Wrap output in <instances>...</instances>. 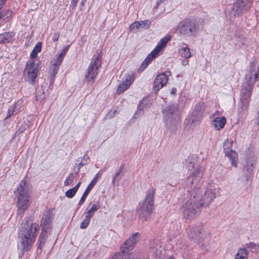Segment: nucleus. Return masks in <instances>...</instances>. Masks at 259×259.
Listing matches in <instances>:
<instances>
[{
    "mask_svg": "<svg viewBox=\"0 0 259 259\" xmlns=\"http://www.w3.org/2000/svg\"><path fill=\"white\" fill-rule=\"evenodd\" d=\"M186 162L189 170L195 169L184 181V189L189 192L188 199L183 205L184 217L187 219H192L200 213L203 205H209L216 197V190L210 188L201 190L199 185L202 182L203 168L197 165L193 156H188Z\"/></svg>",
    "mask_w": 259,
    "mask_h": 259,
    "instance_id": "1",
    "label": "nucleus"
},
{
    "mask_svg": "<svg viewBox=\"0 0 259 259\" xmlns=\"http://www.w3.org/2000/svg\"><path fill=\"white\" fill-rule=\"evenodd\" d=\"M25 224L20 228L19 231V237L21 240L22 250L28 251L35 241L36 233L39 227L36 223H33L31 218H26Z\"/></svg>",
    "mask_w": 259,
    "mask_h": 259,
    "instance_id": "2",
    "label": "nucleus"
},
{
    "mask_svg": "<svg viewBox=\"0 0 259 259\" xmlns=\"http://www.w3.org/2000/svg\"><path fill=\"white\" fill-rule=\"evenodd\" d=\"M155 193V188L152 187L148 188L146 192L144 199L139 203L137 211L139 218L143 221L149 219L153 212Z\"/></svg>",
    "mask_w": 259,
    "mask_h": 259,
    "instance_id": "3",
    "label": "nucleus"
},
{
    "mask_svg": "<svg viewBox=\"0 0 259 259\" xmlns=\"http://www.w3.org/2000/svg\"><path fill=\"white\" fill-rule=\"evenodd\" d=\"M17 191V213L21 214L28 207L30 201V190L26 180H23L20 182Z\"/></svg>",
    "mask_w": 259,
    "mask_h": 259,
    "instance_id": "4",
    "label": "nucleus"
},
{
    "mask_svg": "<svg viewBox=\"0 0 259 259\" xmlns=\"http://www.w3.org/2000/svg\"><path fill=\"white\" fill-rule=\"evenodd\" d=\"M198 30V24L190 19H185L180 22L176 29L179 34L185 37L195 36Z\"/></svg>",
    "mask_w": 259,
    "mask_h": 259,
    "instance_id": "5",
    "label": "nucleus"
},
{
    "mask_svg": "<svg viewBox=\"0 0 259 259\" xmlns=\"http://www.w3.org/2000/svg\"><path fill=\"white\" fill-rule=\"evenodd\" d=\"M170 39V36L169 35H166L161 39L155 49L147 56L144 61L142 62L139 68V71L141 72L143 71L148 66L152 60L157 57L158 53L161 51V50L166 47Z\"/></svg>",
    "mask_w": 259,
    "mask_h": 259,
    "instance_id": "6",
    "label": "nucleus"
},
{
    "mask_svg": "<svg viewBox=\"0 0 259 259\" xmlns=\"http://www.w3.org/2000/svg\"><path fill=\"white\" fill-rule=\"evenodd\" d=\"M205 105L204 102L197 103L193 111L186 120L187 124H191V126H196L198 125L202 120Z\"/></svg>",
    "mask_w": 259,
    "mask_h": 259,
    "instance_id": "7",
    "label": "nucleus"
},
{
    "mask_svg": "<svg viewBox=\"0 0 259 259\" xmlns=\"http://www.w3.org/2000/svg\"><path fill=\"white\" fill-rule=\"evenodd\" d=\"M101 57L98 54L91 62L87 69L85 77L87 80L91 83L94 82L98 74V69L101 64Z\"/></svg>",
    "mask_w": 259,
    "mask_h": 259,
    "instance_id": "8",
    "label": "nucleus"
},
{
    "mask_svg": "<svg viewBox=\"0 0 259 259\" xmlns=\"http://www.w3.org/2000/svg\"><path fill=\"white\" fill-rule=\"evenodd\" d=\"M250 0H235L232 10V13L235 17L241 16L251 6Z\"/></svg>",
    "mask_w": 259,
    "mask_h": 259,
    "instance_id": "9",
    "label": "nucleus"
},
{
    "mask_svg": "<svg viewBox=\"0 0 259 259\" xmlns=\"http://www.w3.org/2000/svg\"><path fill=\"white\" fill-rule=\"evenodd\" d=\"M203 227L202 225L190 227L187 230L189 239L197 244H200L203 237Z\"/></svg>",
    "mask_w": 259,
    "mask_h": 259,
    "instance_id": "10",
    "label": "nucleus"
},
{
    "mask_svg": "<svg viewBox=\"0 0 259 259\" xmlns=\"http://www.w3.org/2000/svg\"><path fill=\"white\" fill-rule=\"evenodd\" d=\"M258 70L254 62L250 63L248 73L245 75L246 82L244 84L253 87L256 81L258 80Z\"/></svg>",
    "mask_w": 259,
    "mask_h": 259,
    "instance_id": "11",
    "label": "nucleus"
},
{
    "mask_svg": "<svg viewBox=\"0 0 259 259\" xmlns=\"http://www.w3.org/2000/svg\"><path fill=\"white\" fill-rule=\"evenodd\" d=\"M38 68L34 62L27 63L25 66L24 73L27 80L32 84H34L38 74Z\"/></svg>",
    "mask_w": 259,
    "mask_h": 259,
    "instance_id": "12",
    "label": "nucleus"
},
{
    "mask_svg": "<svg viewBox=\"0 0 259 259\" xmlns=\"http://www.w3.org/2000/svg\"><path fill=\"white\" fill-rule=\"evenodd\" d=\"M141 235L138 232L134 233L131 237L127 239L124 243L121 246V253L128 254L130 250H132L135 246L136 243L140 239Z\"/></svg>",
    "mask_w": 259,
    "mask_h": 259,
    "instance_id": "13",
    "label": "nucleus"
},
{
    "mask_svg": "<svg viewBox=\"0 0 259 259\" xmlns=\"http://www.w3.org/2000/svg\"><path fill=\"white\" fill-rule=\"evenodd\" d=\"M253 88L244 83L242 86L240 101L242 104L241 108L243 110H246L247 108Z\"/></svg>",
    "mask_w": 259,
    "mask_h": 259,
    "instance_id": "14",
    "label": "nucleus"
},
{
    "mask_svg": "<svg viewBox=\"0 0 259 259\" xmlns=\"http://www.w3.org/2000/svg\"><path fill=\"white\" fill-rule=\"evenodd\" d=\"M170 74V72L169 71H166L157 75L154 79L153 87L155 93L157 92L167 83L168 80V76Z\"/></svg>",
    "mask_w": 259,
    "mask_h": 259,
    "instance_id": "15",
    "label": "nucleus"
},
{
    "mask_svg": "<svg viewBox=\"0 0 259 259\" xmlns=\"http://www.w3.org/2000/svg\"><path fill=\"white\" fill-rule=\"evenodd\" d=\"M164 121L166 128L171 132H175L180 125L179 116L177 117H163Z\"/></svg>",
    "mask_w": 259,
    "mask_h": 259,
    "instance_id": "16",
    "label": "nucleus"
},
{
    "mask_svg": "<svg viewBox=\"0 0 259 259\" xmlns=\"http://www.w3.org/2000/svg\"><path fill=\"white\" fill-rule=\"evenodd\" d=\"M134 80V74L133 72L128 73L126 77L125 80L119 85L117 88V92L118 94H121L126 90Z\"/></svg>",
    "mask_w": 259,
    "mask_h": 259,
    "instance_id": "17",
    "label": "nucleus"
},
{
    "mask_svg": "<svg viewBox=\"0 0 259 259\" xmlns=\"http://www.w3.org/2000/svg\"><path fill=\"white\" fill-rule=\"evenodd\" d=\"M101 176V174L100 172L97 173L95 176V178L92 180L91 182L88 186L87 188H86L85 191L84 192L82 197H81L79 201L78 204L79 205H81L84 203L88 194H89L91 190L93 189V188L94 187V186L96 185V183L97 182L98 179Z\"/></svg>",
    "mask_w": 259,
    "mask_h": 259,
    "instance_id": "18",
    "label": "nucleus"
},
{
    "mask_svg": "<svg viewBox=\"0 0 259 259\" xmlns=\"http://www.w3.org/2000/svg\"><path fill=\"white\" fill-rule=\"evenodd\" d=\"M54 215L52 211L49 210L46 213L42 215L40 226H42V231L49 229L52 225Z\"/></svg>",
    "mask_w": 259,
    "mask_h": 259,
    "instance_id": "19",
    "label": "nucleus"
},
{
    "mask_svg": "<svg viewBox=\"0 0 259 259\" xmlns=\"http://www.w3.org/2000/svg\"><path fill=\"white\" fill-rule=\"evenodd\" d=\"M224 151L225 153V156H227L231 161L232 165L235 167H237L238 154L237 153L229 148L226 147V144L224 146Z\"/></svg>",
    "mask_w": 259,
    "mask_h": 259,
    "instance_id": "20",
    "label": "nucleus"
},
{
    "mask_svg": "<svg viewBox=\"0 0 259 259\" xmlns=\"http://www.w3.org/2000/svg\"><path fill=\"white\" fill-rule=\"evenodd\" d=\"M179 107L177 104H172L166 106L163 111V117H177L178 116Z\"/></svg>",
    "mask_w": 259,
    "mask_h": 259,
    "instance_id": "21",
    "label": "nucleus"
},
{
    "mask_svg": "<svg viewBox=\"0 0 259 259\" xmlns=\"http://www.w3.org/2000/svg\"><path fill=\"white\" fill-rule=\"evenodd\" d=\"M151 103L150 100L147 98H143L138 106V110L134 115V118H137L144 113V109L147 108L150 106Z\"/></svg>",
    "mask_w": 259,
    "mask_h": 259,
    "instance_id": "22",
    "label": "nucleus"
},
{
    "mask_svg": "<svg viewBox=\"0 0 259 259\" xmlns=\"http://www.w3.org/2000/svg\"><path fill=\"white\" fill-rule=\"evenodd\" d=\"M21 108V104L18 102L15 103L9 108L7 115L5 119H8L13 115L17 114L20 111Z\"/></svg>",
    "mask_w": 259,
    "mask_h": 259,
    "instance_id": "23",
    "label": "nucleus"
},
{
    "mask_svg": "<svg viewBox=\"0 0 259 259\" xmlns=\"http://www.w3.org/2000/svg\"><path fill=\"white\" fill-rule=\"evenodd\" d=\"M15 34L12 32H7L0 34V43L6 44L10 42Z\"/></svg>",
    "mask_w": 259,
    "mask_h": 259,
    "instance_id": "24",
    "label": "nucleus"
},
{
    "mask_svg": "<svg viewBox=\"0 0 259 259\" xmlns=\"http://www.w3.org/2000/svg\"><path fill=\"white\" fill-rule=\"evenodd\" d=\"M226 123V119L224 116L217 117L213 121V125L218 130L223 128Z\"/></svg>",
    "mask_w": 259,
    "mask_h": 259,
    "instance_id": "25",
    "label": "nucleus"
},
{
    "mask_svg": "<svg viewBox=\"0 0 259 259\" xmlns=\"http://www.w3.org/2000/svg\"><path fill=\"white\" fill-rule=\"evenodd\" d=\"M179 53L181 57L185 59H189L191 56L188 45L184 43L183 44V46L179 49Z\"/></svg>",
    "mask_w": 259,
    "mask_h": 259,
    "instance_id": "26",
    "label": "nucleus"
},
{
    "mask_svg": "<svg viewBox=\"0 0 259 259\" xmlns=\"http://www.w3.org/2000/svg\"><path fill=\"white\" fill-rule=\"evenodd\" d=\"M90 205H91V207L87 210V213L93 217L94 213L101 207V205L99 201H97L92 204L91 203Z\"/></svg>",
    "mask_w": 259,
    "mask_h": 259,
    "instance_id": "27",
    "label": "nucleus"
},
{
    "mask_svg": "<svg viewBox=\"0 0 259 259\" xmlns=\"http://www.w3.org/2000/svg\"><path fill=\"white\" fill-rule=\"evenodd\" d=\"M59 68L58 67L51 65L49 71V74L50 77V82L51 84H52L54 83L56 78V75L58 72Z\"/></svg>",
    "mask_w": 259,
    "mask_h": 259,
    "instance_id": "28",
    "label": "nucleus"
},
{
    "mask_svg": "<svg viewBox=\"0 0 259 259\" xmlns=\"http://www.w3.org/2000/svg\"><path fill=\"white\" fill-rule=\"evenodd\" d=\"M248 253L245 248H240L235 255L234 259H247Z\"/></svg>",
    "mask_w": 259,
    "mask_h": 259,
    "instance_id": "29",
    "label": "nucleus"
},
{
    "mask_svg": "<svg viewBox=\"0 0 259 259\" xmlns=\"http://www.w3.org/2000/svg\"><path fill=\"white\" fill-rule=\"evenodd\" d=\"M42 44L41 42H38L34 47L31 54L30 58L34 59L37 57V54L41 51Z\"/></svg>",
    "mask_w": 259,
    "mask_h": 259,
    "instance_id": "30",
    "label": "nucleus"
},
{
    "mask_svg": "<svg viewBox=\"0 0 259 259\" xmlns=\"http://www.w3.org/2000/svg\"><path fill=\"white\" fill-rule=\"evenodd\" d=\"M92 218V217H91V215L87 214L84 219L81 223L80 228L82 229L87 228L91 221Z\"/></svg>",
    "mask_w": 259,
    "mask_h": 259,
    "instance_id": "31",
    "label": "nucleus"
},
{
    "mask_svg": "<svg viewBox=\"0 0 259 259\" xmlns=\"http://www.w3.org/2000/svg\"><path fill=\"white\" fill-rule=\"evenodd\" d=\"M123 165H121L120 168H119L117 172L115 174V176L113 177L112 179V183L113 185H115L116 183H118L119 181L121 179V177H119V175L122 172L123 170Z\"/></svg>",
    "mask_w": 259,
    "mask_h": 259,
    "instance_id": "32",
    "label": "nucleus"
},
{
    "mask_svg": "<svg viewBox=\"0 0 259 259\" xmlns=\"http://www.w3.org/2000/svg\"><path fill=\"white\" fill-rule=\"evenodd\" d=\"M138 22H139V23H140V25H139L140 28H141L145 29H147L149 28L151 25V21L148 20H145L144 21H138Z\"/></svg>",
    "mask_w": 259,
    "mask_h": 259,
    "instance_id": "33",
    "label": "nucleus"
},
{
    "mask_svg": "<svg viewBox=\"0 0 259 259\" xmlns=\"http://www.w3.org/2000/svg\"><path fill=\"white\" fill-rule=\"evenodd\" d=\"M130 256L128 254H123L121 252L115 253L111 259H129Z\"/></svg>",
    "mask_w": 259,
    "mask_h": 259,
    "instance_id": "34",
    "label": "nucleus"
},
{
    "mask_svg": "<svg viewBox=\"0 0 259 259\" xmlns=\"http://www.w3.org/2000/svg\"><path fill=\"white\" fill-rule=\"evenodd\" d=\"M63 60V59H62L61 57L58 55L56 58L52 60V64L51 65V66L59 68Z\"/></svg>",
    "mask_w": 259,
    "mask_h": 259,
    "instance_id": "35",
    "label": "nucleus"
},
{
    "mask_svg": "<svg viewBox=\"0 0 259 259\" xmlns=\"http://www.w3.org/2000/svg\"><path fill=\"white\" fill-rule=\"evenodd\" d=\"M46 237H44L43 231H42V232L40 233L38 240V248L41 249L44 247V245L46 242Z\"/></svg>",
    "mask_w": 259,
    "mask_h": 259,
    "instance_id": "36",
    "label": "nucleus"
},
{
    "mask_svg": "<svg viewBox=\"0 0 259 259\" xmlns=\"http://www.w3.org/2000/svg\"><path fill=\"white\" fill-rule=\"evenodd\" d=\"M74 179V176L73 173H71L69 175L68 177L66 178L65 181H64V185L65 186L69 185L71 184Z\"/></svg>",
    "mask_w": 259,
    "mask_h": 259,
    "instance_id": "37",
    "label": "nucleus"
},
{
    "mask_svg": "<svg viewBox=\"0 0 259 259\" xmlns=\"http://www.w3.org/2000/svg\"><path fill=\"white\" fill-rule=\"evenodd\" d=\"M77 191L74 189L73 188L69 189L65 192L66 196L68 198H71L73 197L76 194Z\"/></svg>",
    "mask_w": 259,
    "mask_h": 259,
    "instance_id": "38",
    "label": "nucleus"
},
{
    "mask_svg": "<svg viewBox=\"0 0 259 259\" xmlns=\"http://www.w3.org/2000/svg\"><path fill=\"white\" fill-rule=\"evenodd\" d=\"M139 25H140V23H139V22H138V21H136V22L133 23L131 25V26L130 27V29L131 31H133L134 32H135L138 29L140 28Z\"/></svg>",
    "mask_w": 259,
    "mask_h": 259,
    "instance_id": "39",
    "label": "nucleus"
},
{
    "mask_svg": "<svg viewBox=\"0 0 259 259\" xmlns=\"http://www.w3.org/2000/svg\"><path fill=\"white\" fill-rule=\"evenodd\" d=\"M117 112V110H115L114 111H110L109 112H108L107 113V114H106V116H105V118H109V119H111L112 118V117H114L115 114Z\"/></svg>",
    "mask_w": 259,
    "mask_h": 259,
    "instance_id": "40",
    "label": "nucleus"
},
{
    "mask_svg": "<svg viewBox=\"0 0 259 259\" xmlns=\"http://www.w3.org/2000/svg\"><path fill=\"white\" fill-rule=\"evenodd\" d=\"M68 48L69 46H67L65 48L61 51V53L58 55V56L61 57L62 59H64V56L68 50Z\"/></svg>",
    "mask_w": 259,
    "mask_h": 259,
    "instance_id": "41",
    "label": "nucleus"
},
{
    "mask_svg": "<svg viewBox=\"0 0 259 259\" xmlns=\"http://www.w3.org/2000/svg\"><path fill=\"white\" fill-rule=\"evenodd\" d=\"M246 246L249 249H254L255 250L257 249V245L252 242L246 244Z\"/></svg>",
    "mask_w": 259,
    "mask_h": 259,
    "instance_id": "42",
    "label": "nucleus"
},
{
    "mask_svg": "<svg viewBox=\"0 0 259 259\" xmlns=\"http://www.w3.org/2000/svg\"><path fill=\"white\" fill-rule=\"evenodd\" d=\"M60 36V33L59 32H55L54 33L53 36V40L54 42H56L58 40Z\"/></svg>",
    "mask_w": 259,
    "mask_h": 259,
    "instance_id": "43",
    "label": "nucleus"
},
{
    "mask_svg": "<svg viewBox=\"0 0 259 259\" xmlns=\"http://www.w3.org/2000/svg\"><path fill=\"white\" fill-rule=\"evenodd\" d=\"M79 0H72L71 2L70 6L72 7L73 9L76 7L77 4Z\"/></svg>",
    "mask_w": 259,
    "mask_h": 259,
    "instance_id": "44",
    "label": "nucleus"
},
{
    "mask_svg": "<svg viewBox=\"0 0 259 259\" xmlns=\"http://www.w3.org/2000/svg\"><path fill=\"white\" fill-rule=\"evenodd\" d=\"M25 130V125H21L19 127L18 131H17V133H21L23 132Z\"/></svg>",
    "mask_w": 259,
    "mask_h": 259,
    "instance_id": "45",
    "label": "nucleus"
},
{
    "mask_svg": "<svg viewBox=\"0 0 259 259\" xmlns=\"http://www.w3.org/2000/svg\"><path fill=\"white\" fill-rule=\"evenodd\" d=\"M189 64V60L188 59H184L181 61V64L183 66L187 65Z\"/></svg>",
    "mask_w": 259,
    "mask_h": 259,
    "instance_id": "46",
    "label": "nucleus"
},
{
    "mask_svg": "<svg viewBox=\"0 0 259 259\" xmlns=\"http://www.w3.org/2000/svg\"><path fill=\"white\" fill-rule=\"evenodd\" d=\"M35 97H36V100L39 101V102H41L43 100V99H44L43 97L41 98V97H40V96H38L37 95H36Z\"/></svg>",
    "mask_w": 259,
    "mask_h": 259,
    "instance_id": "47",
    "label": "nucleus"
},
{
    "mask_svg": "<svg viewBox=\"0 0 259 259\" xmlns=\"http://www.w3.org/2000/svg\"><path fill=\"white\" fill-rule=\"evenodd\" d=\"M81 184V182H79L77 184H76V185L73 187L74 189H75L76 191H77L80 185Z\"/></svg>",
    "mask_w": 259,
    "mask_h": 259,
    "instance_id": "48",
    "label": "nucleus"
},
{
    "mask_svg": "<svg viewBox=\"0 0 259 259\" xmlns=\"http://www.w3.org/2000/svg\"><path fill=\"white\" fill-rule=\"evenodd\" d=\"M7 17H9V16H11V14H12V11H10V10H8V11H7Z\"/></svg>",
    "mask_w": 259,
    "mask_h": 259,
    "instance_id": "49",
    "label": "nucleus"
},
{
    "mask_svg": "<svg viewBox=\"0 0 259 259\" xmlns=\"http://www.w3.org/2000/svg\"><path fill=\"white\" fill-rule=\"evenodd\" d=\"M164 1V0H158V2H157V3H156V7H158V6L160 4L162 3Z\"/></svg>",
    "mask_w": 259,
    "mask_h": 259,
    "instance_id": "50",
    "label": "nucleus"
},
{
    "mask_svg": "<svg viewBox=\"0 0 259 259\" xmlns=\"http://www.w3.org/2000/svg\"><path fill=\"white\" fill-rule=\"evenodd\" d=\"M176 91H177V90L176 89H172V90L171 92V93L172 94H176Z\"/></svg>",
    "mask_w": 259,
    "mask_h": 259,
    "instance_id": "51",
    "label": "nucleus"
},
{
    "mask_svg": "<svg viewBox=\"0 0 259 259\" xmlns=\"http://www.w3.org/2000/svg\"><path fill=\"white\" fill-rule=\"evenodd\" d=\"M85 1H86V0H82V1L81 3V4H80L81 6H83V5H84V3L85 2Z\"/></svg>",
    "mask_w": 259,
    "mask_h": 259,
    "instance_id": "52",
    "label": "nucleus"
},
{
    "mask_svg": "<svg viewBox=\"0 0 259 259\" xmlns=\"http://www.w3.org/2000/svg\"><path fill=\"white\" fill-rule=\"evenodd\" d=\"M257 120H258V124H259V110H258V113H257Z\"/></svg>",
    "mask_w": 259,
    "mask_h": 259,
    "instance_id": "53",
    "label": "nucleus"
},
{
    "mask_svg": "<svg viewBox=\"0 0 259 259\" xmlns=\"http://www.w3.org/2000/svg\"><path fill=\"white\" fill-rule=\"evenodd\" d=\"M168 259H174V258L172 256H170Z\"/></svg>",
    "mask_w": 259,
    "mask_h": 259,
    "instance_id": "54",
    "label": "nucleus"
}]
</instances>
